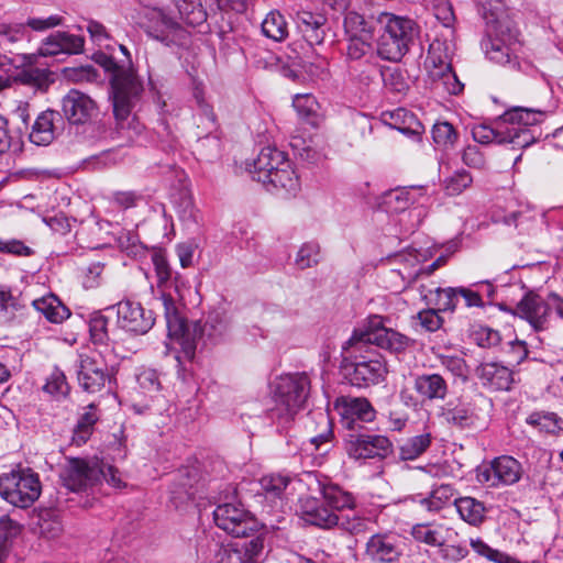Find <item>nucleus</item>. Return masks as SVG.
<instances>
[{"instance_id":"nucleus-1","label":"nucleus","mask_w":563,"mask_h":563,"mask_svg":"<svg viewBox=\"0 0 563 563\" xmlns=\"http://www.w3.org/2000/svg\"><path fill=\"white\" fill-rule=\"evenodd\" d=\"M389 321V318L371 314L344 343L343 350L353 361L346 360L342 371L344 378L352 386L368 387L379 384L385 378L387 368L382 358L377 355L369 357L363 354V352L369 353L372 345L400 353L412 344L413 341L410 338L388 328L386 323Z\"/></svg>"},{"instance_id":"nucleus-2","label":"nucleus","mask_w":563,"mask_h":563,"mask_svg":"<svg viewBox=\"0 0 563 563\" xmlns=\"http://www.w3.org/2000/svg\"><path fill=\"white\" fill-rule=\"evenodd\" d=\"M103 58L104 67L113 70L111 98L115 134L118 139L129 143L141 132V125L135 115H132V110L142 97L143 85L133 69L119 66L113 57L103 56Z\"/></svg>"},{"instance_id":"nucleus-3","label":"nucleus","mask_w":563,"mask_h":563,"mask_svg":"<svg viewBox=\"0 0 563 563\" xmlns=\"http://www.w3.org/2000/svg\"><path fill=\"white\" fill-rule=\"evenodd\" d=\"M311 382L306 373L280 375L273 386L274 406L268 418L280 433L288 432L298 412L305 407L310 394Z\"/></svg>"},{"instance_id":"nucleus-4","label":"nucleus","mask_w":563,"mask_h":563,"mask_svg":"<svg viewBox=\"0 0 563 563\" xmlns=\"http://www.w3.org/2000/svg\"><path fill=\"white\" fill-rule=\"evenodd\" d=\"M41 493L40 475L30 467L16 466L0 474V497L15 508L31 507Z\"/></svg>"},{"instance_id":"nucleus-5","label":"nucleus","mask_w":563,"mask_h":563,"mask_svg":"<svg viewBox=\"0 0 563 563\" xmlns=\"http://www.w3.org/2000/svg\"><path fill=\"white\" fill-rule=\"evenodd\" d=\"M416 26L413 20L389 12H382L377 18L372 16L368 20L356 12H349L344 19L346 35L374 32H384L387 35H411L416 31Z\"/></svg>"},{"instance_id":"nucleus-6","label":"nucleus","mask_w":563,"mask_h":563,"mask_svg":"<svg viewBox=\"0 0 563 563\" xmlns=\"http://www.w3.org/2000/svg\"><path fill=\"white\" fill-rule=\"evenodd\" d=\"M216 526L225 533L241 539H251L257 533H265L260 529L257 519L239 503H224L213 510Z\"/></svg>"},{"instance_id":"nucleus-7","label":"nucleus","mask_w":563,"mask_h":563,"mask_svg":"<svg viewBox=\"0 0 563 563\" xmlns=\"http://www.w3.org/2000/svg\"><path fill=\"white\" fill-rule=\"evenodd\" d=\"M266 533H257L251 539H241L227 544L211 541L208 548L213 563H261L264 556Z\"/></svg>"},{"instance_id":"nucleus-8","label":"nucleus","mask_w":563,"mask_h":563,"mask_svg":"<svg viewBox=\"0 0 563 563\" xmlns=\"http://www.w3.org/2000/svg\"><path fill=\"white\" fill-rule=\"evenodd\" d=\"M344 449L347 455L354 460H383L393 453L394 446L387 437L372 433L367 428H363L345 433Z\"/></svg>"},{"instance_id":"nucleus-9","label":"nucleus","mask_w":563,"mask_h":563,"mask_svg":"<svg viewBox=\"0 0 563 563\" xmlns=\"http://www.w3.org/2000/svg\"><path fill=\"white\" fill-rule=\"evenodd\" d=\"M102 467L98 461L80 457L67 459L59 477L63 485L74 493L86 492L101 481Z\"/></svg>"},{"instance_id":"nucleus-10","label":"nucleus","mask_w":563,"mask_h":563,"mask_svg":"<svg viewBox=\"0 0 563 563\" xmlns=\"http://www.w3.org/2000/svg\"><path fill=\"white\" fill-rule=\"evenodd\" d=\"M162 299L168 336L180 345L186 358L192 360L197 349L198 323L190 327L178 312L170 296L163 295Z\"/></svg>"},{"instance_id":"nucleus-11","label":"nucleus","mask_w":563,"mask_h":563,"mask_svg":"<svg viewBox=\"0 0 563 563\" xmlns=\"http://www.w3.org/2000/svg\"><path fill=\"white\" fill-rule=\"evenodd\" d=\"M108 313H115L117 327L130 334L143 335L155 323L152 310H146L140 302L126 299L104 309Z\"/></svg>"},{"instance_id":"nucleus-12","label":"nucleus","mask_w":563,"mask_h":563,"mask_svg":"<svg viewBox=\"0 0 563 563\" xmlns=\"http://www.w3.org/2000/svg\"><path fill=\"white\" fill-rule=\"evenodd\" d=\"M406 550V539L390 531L371 536L365 544V555L372 563H399Z\"/></svg>"},{"instance_id":"nucleus-13","label":"nucleus","mask_w":563,"mask_h":563,"mask_svg":"<svg viewBox=\"0 0 563 563\" xmlns=\"http://www.w3.org/2000/svg\"><path fill=\"white\" fill-rule=\"evenodd\" d=\"M521 475V464L509 455L495 457L489 464L477 471L478 482L494 488L516 484Z\"/></svg>"},{"instance_id":"nucleus-14","label":"nucleus","mask_w":563,"mask_h":563,"mask_svg":"<svg viewBox=\"0 0 563 563\" xmlns=\"http://www.w3.org/2000/svg\"><path fill=\"white\" fill-rule=\"evenodd\" d=\"M76 373L79 386L89 394L100 391L110 380L107 364L100 355L79 354Z\"/></svg>"},{"instance_id":"nucleus-15","label":"nucleus","mask_w":563,"mask_h":563,"mask_svg":"<svg viewBox=\"0 0 563 563\" xmlns=\"http://www.w3.org/2000/svg\"><path fill=\"white\" fill-rule=\"evenodd\" d=\"M515 317L527 321L536 332L549 327L548 296L544 298L534 290H527L515 306Z\"/></svg>"},{"instance_id":"nucleus-16","label":"nucleus","mask_w":563,"mask_h":563,"mask_svg":"<svg viewBox=\"0 0 563 563\" xmlns=\"http://www.w3.org/2000/svg\"><path fill=\"white\" fill-rule=\"evenodd\" d=\"M341 424L347 431L366 428L364 423L375 420L376 410L366 398L343 397L335 405Z\"/></svg>"},{"instance_id":"nucleus-17","label":"nucleus","mask_w":563,"mask_h":563,"mask_svg":"<svg viewBox=\"0 0 563 563\" xmlns=\"http://www.w3.org/2000/svg\"><path fill=\"white\" fill-rule=\"evenodd\" d=\"M62 112L70 124L80 125L92 119L97 104L88 95L71 89L62 99Z\"/></svg>"},{"instance_id":"nucleus-18","label":"nucleus","mask_w":563,"mask_h":563,"mask_svg":"<svg viewBox=\"0 0 563 563\" xmlns=\"http://www.w3.org/2000/svg\"><path fill=\"white\" fill-rule=\"evenodd\" d=\"M289 163L283 151L274 146H266L261 150L249 170L253 175V179L266 184L267 177L272 176L277 169L288 167Z\"/></svg>"},{"instance_id":"nucleus-19","label":"nucleus","mask_w":563,"mask_h":563,"mask_svg":"<svg viewBox=\"0 0 563 563\" xmlns=\"http://www.w3.org/2000/svg\"><path fill=\"white\" fill-rule=\"evenodd\" d=\"M136 24L147 34L174 31L178 26L176 18L163 8L143 7L135 16Z\"/></svg>"},{"instance_id":"nucleus-20","label":"nucleus","mask_w":563,"mask_h":563,"mask_svg":"<svg viewBox=\"0 0 563 563\" xmlns=\"http://www.w3.org/2000/svg\"><path fill=\"white\" fill-rule=\"evenodd\" d=\"M476 374L484 387L495 391L510 390L515 383L514 372L498 362L482 363Z\"/></svg>"},{"instance_id":"nucleus-21","label":"nucleus","mask_w":563,"mask_h":563,"mask_svg":"<svg viewBox=\"0 0 563 563\" xmlns=\"http://www.w3.org/2000/svg\"><path fill=\"white\" fill-rule=\"evenodd\" d=\"M233 330L232 317L225 311L209 312L202 327L198 324V339L207 338L211 343H219L230 338Z\"/></svg>"},{"instance_id":"nucleus-22","label":"nucleus","mask_w":563,"mask_h":563,"mask_svg":"<svg viewBox=\"0 0 563 563\" xmlns=\"http://www.w3.org/2000/svg\"><path fill=\"white\" fill-rule=\"evenodd\" d=\"M413 389L422 402L444 400L449 394L446 379L438 373H423L413 380Z\"/></svg>"},{"instance_id":"nucleus-23","label":"nucleus","mask_w":563,"mask_h":563,"mask_svg":"<svg viewBox=\"0 0 563 563\" xmlns=\"http://www.w3.org/2000/svg\"><path fill=\"white\" fill-rule=\"evenodd\" d=\"M440 417L450 426L459 429L477 428L479 416L470 402H449L442 407Z\"/></svg>"},{"instance_id":"nucleus-24","label":"nucleus","mask_w":563,"mask_h":563,"mask_svg":"<svg viewBox=\"0 0 563 563\" xmlns=\"http://www.w3.org/2000/svg\"><path fill=\"white\" fill-rule=\"evenodd\" d=\"M300 514L307 523L322 529H332L338 523L336 512L316 498L309 497L303 499L300 506Z\"/></svg>"},{"instance_id":"nucleus-25","label":"nucleus","mask_w":563,"mask_h":563,"mask_svg":"<svg viewBox=\"0 0 563 563\" xmlns=\"http://www.w3.org/2000/svg\"><path fill=\"white\" fill-rule=\"evenodd\" d=\"M317 484L323 500L334 512L335 510H353L355 508L356 499L354 495L343 489L340 485L332 483L328 478L318 479Z\"/></svg>"},{"instance_id":"nucleus-26","label":"nucleus","mask_w":563,"mask_h":563,"mask_svg":"<svg viewBox=\"0 0 563 563\" xmlns=\"http://www.w3.org/2000/svg\"><path fill=\"white\" fill-rule=\"evenodd\" d=\"M82 48L84 37H46L38 47L37 55L63 60L64 56L78 54Z\"/></svg>"},{"instance_id":"nucleus-27","label":"nucleus","mask_w":563,"mask_h":563,"mask_svg":"<svg viewBox=\"0 0 563 563\" xmlns=\"http://www.w3.org/2000/svg\"><path fill=\"white\" fill-rule=\"evenodd\" d=\"M482 14L487 25V35H511L516 31L514 22L500 2H496L495 5H483Z\"/></svg>"},{"instance_id":"nucleus-28","label":"nucleus","mask_w":563,"mask_h":563,"mask_svg":"<svg viewBox=\"0 0 563 563\" xmlns=\"http://www.w3.org/2000/svg\"><path fill=\"white\" fill-rule=\"evenodd\" d=\"M419 292L427 305L434 307L440 312H453L459 302L457 287L427 289L424 285L419 286Z\"/></svg>"},{"instance_id":"nucleus-29","label":"nucleus","mask_w":563,"mask_h":563,"mask_svg":"<svg viewBox=\"0 0 563 563\" xmlns=\"http://www.w3.org/2000/svg\"><path fill=\"white\" fill-rule=\"evenodd\" d=\"M62 24L63 18L59 15L30 18L25 23H0V35L24 34L27 29L42 33Z\"/></svg>"},{"instance_id":"nucleus-30","label":"nucleus","mask_w":563,"mask_h":563,"mask_svg":"<svg viewBox=\"0 0 563 563\" xmlns=\"http://www.w3.org/2000/svg\"><path fill=\"white\" fill-rule=\"evenodd\" d=\"M263 185L266 186L267 190H275L285 196H296L300 190L299 177L290 163L288 167H283L274 172L272 176L267 177L266 184Z\"/></svg>"},{"instance_id":"nucleus-31","label":"nucleus","mask_w":563,"mask_h":563,"mask_svg":"<svg viewBox=\"0 0 563 563\" xmlns=\"http://www.w3.org/2000/svg\"><path fill=\"white\" fill-rule=\"evenodd\" d=\"M454 507L460 518L473 527L481 526L486 519L485 504L474 497L463 496L454 499Z\"/></svg>"},{"instance_id":"nucleus-32","label":"nucleus","mask_w":563,"mask_h":563,"mask_svg":"<svg viewBox=\"0 0 563 563\" xmlns=\"http://www.w3.org/2000/svg\"><path fill=\"white\" fill-rule=\"evenodd\" d=\"M455 495V488L451 484H441L433 487L428 496L420 494L408 498L412 503L419 504L424 510L435 512L441 510Z\"/></svg>"},{"instance_id":"nucleus-33","label":"nucleus","mask_w":563,"mask_h":563,"mask_svg":"<svg viewBox=\"0 0 563 563\" xmlns=\"http://www.w3.org/2000/svg\"><path fill=\"white\" fill-rule=\"evenodd\" d=\"M452 53L451 41L446 37H433L429 44L424 65L429 70H443L451 66Z\"/></svg>"},{"instance_id":"nucleus-34","label":"nucleus","mask_w":563,"mask_h":563,"mask_svg":"<svg viewBox=\"0 0 563 563\" xmlns=\"http://www.w3.org/2000/svg\"><path fill=\"white\" fill-rule=\"evenodd\" d=\"M545 111L534 108L512 107L506 110L499 118V124H510L526 128L542 122Z\"/></svg>"},{"instance_id":"nucleus-35","label":"nucleus","mask_w":563,"mask_h":563,"mask_svg":"<svg viewBox=\"0 0 563 563\" xmlns=\"http://www.w3.org/2000/svg\"><path fill=\"white\" fill-rule=\"evenodd\" d=\"M512 37H484L481 46L486 57L492 62L500 65L510 63L514 54L512 45L516 42H511Z\"/></svg>"},{"instance_id":"nucleus-36","label":"nucleus","mask_w":563,"mask_h":563,"mask_svg":"<svg viewBox=\"0 0 563 563\" xmlns=\"http://www.w3.org/2000/svg\"><path fill=\"white\" fill-rule=\"evenodd\" d=\"M58 115V112L49 109L41 112L32 125L30 141L36 145H48L55 137L54 120Z\"/></svg>"},{"instance_id":"nucleus-37","label":"nucleus","mask_w":563,"mask_h":563,"mask_svg":"<svg viewBox=\"0 0 563 563\" xmlns=\"http://www.w3.org/2000/svg\"><path fill=\"white\" fill-rule=\"evenodd\" d=\"M32 306L52 323H60L70 316L69 309L53 294L33 300Z\"/></svg>"},{"instance_id":"nucleus-38","label":"nucleus","mask_w":563,"mask_h":563,"mask_svg":"<svg viewBox=\"0 0 563 563\" xmlns=\"http://www.w3.org/2000/svg\"><path fill=\"white\" fill-rule=\"evenodd\" d=\"M418 191L420 196H427V186H407L388 191L385 196L386 206L393 211H405L410 205L417 202L413 192Z\"/></svg>"},{"instance_id":"nucleus-39","label":"nucleus","mask_w":563,"mask_h":563,"mask_svg":"<svg viewBox=\"0 0 563 563\" xmlns=\"http://www.w3.org/2000/svg\"><path fill=\"white\" fill-rule=\"evenodd\" d=\"M37 532L41 538L56 540L64 532V526L57 510L43 508L37 512Z\"/></svg>"},{"instance_id":"nucleus-40","label":"nucleus","mask_w":563,"mask_h":563,"mask_svg":"<svg viewBox=\"0 0 563 563\" xmlns=\"http://www.w3.org/2000/svg\"><path fill=\"white\" fill-rule=\"evenodd\" d=\"M432 89L438 92H448L449 95H459L463 91L464 85L459 80L452 66L443 70H429Z\"/></svg>"},{"instance_id":"nucleus-41","label":"nucleus","mask_w":563,"mask_h":563,"mask_svg":"<svg viewBox=\"0 0 563 563\" xmlns=\"http://www.w3.org/2000/svg\"><path fill=\"white\" fill-rule=\"evenodd\" d=\"M99 420L97 406L90 404L85 408V412L80 415L73 434V443L77 446L85 444L93 432L95 424Z\"/></svg>"},{"instance_id":"nucleus-42","label":"nucleus","mask_w":563,"mask_h":563,"mask_svg":"<svg viewBox=\"0 0 563 563\" xmlns=\"http://www.w3.org/2000/svg\"><path fill=\"white\" fill-rule=\"evenodd\" d=\"M412 37H379L377 53L386 60L399 62L408 52Z\"/></svg>"},{"instance_id":"nucleus-43","label":"nucleus","mask_w":563,"mask_h":563,"mask_svg":"<svg viewBox=\"0 0 563 563\" xmlns=\"http://www.w3.org/2000/svg\"><path fill=\"white\" fill-rule=\"evenodd\" d=\"M14 80L40 91H46L54 81L52 73L48 69L37 67L21 69L15 75Z\"/></svg>"},{"instance_id":"nucleus-44","label":"nucleus","mask_w":563,"mask_h":563,"mask_svg":"<svg viewBox=\"0 0 563 563\" xmlns=\"http://www.w3.org/2000/svg\"><path fill=\"white\" fill-rule=\"evenodd\" d=\"M292 107L295 108L298 117L316 128L319 124V103L314 96L311 93L296 95L292 99Z\"/></svg>"},{"instance_id":"nucleus-45","label":"nucleus","mask_w":563,"mask_h":563,"mask_svg":"<svg viewBox=\"0 0 563 563\" xmlns=\"http://www.w3.org/2000/svg\"><path fill=\"white\" fill-rule=\"evenodd\" d=\"M290 483L291 478L288 475L279 473L264 475L260 481L265 498L280 503L284 500L285 490Z\"/></svg>"},{"instance_id":"nucleus-46","label":"nucleus","mask_w":563,"mask_h":563,"mask_svg":"<svg viewBox=\"0 0 563 563\" xmlns=\"http://www.w3.org/2000/svg\"><path fill=\"white\" fill-rule=\"evenodd\" d=\"M432 437L429 432L413 435L399 445V460L413 461L421 456L431 445Z\"/></svg>"},{"instance_id":"nucleus-47","label":"nucleus","mask_w":563,"mask_h":563,"mask_svg":"<svg viewBox=\"0 0 563 563\" xmlns=\"http://www.w3.org/2000/svg\"><path fill=\"white\" fill-rule=\"evenodd\" d=\"M526 421L540 432L559 434L563 431V419L555 412L536 411L530 413Z\"/></svg>"},{"instance_id":"nucleus-48","label":"nucleus","mask_w":563,"mask_h":563,"mask_svg":"<svg viewBox=\"0 0 563 563\" xmlns=\"http://www.w3.org/2000/svg\"><path fill=\"white\" fill-rule=\"evenodd\" d=\"M89 333L95 344H107L115 336V331L109 329V317L99 311L90 317Z\"/></svg>"},{"instance_id":"nucleus-49","label":"nucleus","mask_w":563,"mask_h":563,"mask_svg":"<svg viewBox=\"0 0 563 563\" xmlns=\"http://www.w3.org/2000/svg\"><path fill=\"white\" fill-rule=\"evenodd\" d=\"M178 9L179 14L190 25L201 24L207 19L206 10L200 0H172Z\"/></svg>"},{"instance_id":"nucleus-50","label":"nucleus","mask_w":563,"mask_h":563,"mask_svg":"<svg viewBox=\"0 0 563 563\" xmlns=\"http://www.w3.org/2000/svg\"><path fill=\"white\" fill-rule=\"evenodd\" d=\"M501 141L511 144L512 148H526L536 142V137L529 129L510 125L504 129Z\"/></svg>"},{"instance_id":"nucleus-51","label":"nucleus","mask_w":563,"mask_h":563,"mask_svg":"<svg viewBox=\"0 0 563 563\" xmlns=\"http://www.w3.org/2000/svg\"><path fill=\"white\" fill-rule=\"evenodd\" d=\"M432 139L435 145L442 150H449L457 141V132L454 126L444 121L437 122L432 128Z\"/></svg>"},{"instance_id":"nucleus-52","label":"nucleus","mask_w":563,"mask_h":563,"mask_svg":"<svg viewBox=\"0 0 563 563\" xmlns=\"http://www.w3.org/2000/svg\"><path fill=\"white\" fill-rule=\"evenodd\" d=\"M23 530V526L13 520L9 515L0 517V563L2 562V553L5 544L18 538Z\"/></svg>"},{"instance_id":"nucleus-53","label":"nucleus","mask_w":563,"mask_h":563,"mask_svg":"<svg viewBox=\"0 0 563 563\" xmlns=\"http://www.w3.org/2000/svg\"><path fill=\"white\" fill-rule=\"evenodd\" d=\"M174 206L183 222H198V210L194 206L192 197L187 191H181L178 197L174 198Z\"/></svg>"},{"instance_id":"nucleus-54","label":"nucleus","mask_w":563,"mask_h":563,"mask_svg":"<svg viewBox=\"0 0 563 563\" xmlns=\"http://www.w3.org/2000/svg\"><path fill=\"white\" fill-rule=\"evenodd\" d=\"M473 177L465 169H459L444 179V189L449 196H459L471 187Z\"/></svg>"},{"instance_id":"nucleus-55","label":"nucleus","mask_w":563,"mask_h":563,"mask_svg":"<svg viewBox=\"0 0 563 563\" xmlns=\"http://www.w3.org/2000/svg\"><path fill=\"white\" fill-rule=\"evenodd\" d=\"M335 527L352 536H357L367 531L368 519L356 514L338 515V523H335Z\"/></svg>"},{"instance_id":"nucleus-56","label":"nucleus","mask_w":563,"mask_h":563,"mask_svg":"<svg viewBox=\"0 0 563 563\" xmlns=\"http://www.w3.org/2000/svg\"><path fill=\"white\" fill-rule=\"evenodd\" d=\"M43 389L56 398L66 397L69 393V385L64 372L59 368H54L47 377Z\"/></svg>"},{"instance_id":"nucleus-57","label":"nucleus","mask_w":563,"mask_h":563,"mask_svg":"<svg viewBox=\"0 0 563 563\" xmlns=\"http://www.w3.org/2000/svg\"><path fill=\"white\" fill-rule=\"evenodd\" d=\"M320 261V246L316 242L302 244L299 249L295 263L298 268L306 269L317 265Z\"/></svg>"},{"instance_id":"nucleus-58","label":"nucleus","mask_w":563,"mask_h":563,"mask_svg":"<svg viewBox=\"0 0 563 563\" xmlns=\"http://www.w3.org/2000/svg\"><path fill=\"white\" fill-rule=\"evenodd\" d=\"M263 35H288L287 22L278 10H272L262 22Z\"/></svg>"},{"instance_id":"nucleus-59","label":"nucleus","mask_w":563,"mask_h":563,"mask_svg":"<svg viewBox=\"0 0 563 563\" xmlns=\"http://www.w3.org/2000/svg\"><path fill=\"white\" fill-rule=\"evenodd\" d=\"M411 536L416 541L431 547L443 545V536L441 531L431 528L429 525H415L411 529Z\"/></svg>"},{"instance_id":"nucleus-60","label":"nucleus","mask_w":563,"mask_h":563,"mask_svg":"<svg viewBox=\"0 0 563 563\" xmlns=\"http://www.w3.org/2000/svg\"><path fill=\"white\" fill-rule=\"evenodd\" d=\"M472 135L475 142L479 144H504V129L501 128H492L487 124H477L472 129Z\"/></svg>"},{"instance_id":"nucleus-61","label":"nucleus","mask_w":563,"mask_h":563,"mask_svg":"<svg viewBox=\"0 0 563 563\" xmlns=\"http://www.w3.org/2000/svg\"><path fill=\"white\" fill-rule=\"evenodd\" d=\"M296 21L300 32L308 33L321 29L325 24L327 18L321 13L302 10L297 13Z\"/></svg>"},{"instance_id":"nucleus-62","label":"nucleus","mask_w":563,"mask_h":563,"mask_svg":"<svg viewBox=\"0 0 563 563\" xmlns=\"http://www.w3.org/2000/svg\"><path fill=\"white\" fill-rule=\"evenodd\" d=\"M441 365L448 369L453 376L466 382L468 378V367L463 357L456 355H441Z\"/></svg>"},{"instance_id":"nucleus-63","label":"nucleus","mask_w":563,"mask_h":563,"mask_svg":"<svg viewBox=\"0 0 563 563\" xmlns=\"http://www.w3.org/2000/svg\"><path fill=\"white\" fill-rule=\"evenodd\" d=\"M471 548L476 552L478 555L486 558L487 560L495 562V563H507V561L510 559L505 553L490 548L487 543H485L482 539H471L470 541Z\"/></svg>"},{"instance_id":"nucleus-64","label":"nucleus","mask_w":563,"mask_h":563,"mask_svg":"<svg viewBox=\"0 0 563 563\" xmlns=\"http://www.w3.org/2000/svg\"><path fill=\"white\" fill-rule=\"evenodd\" d=\"M384 117H389L391 120L390 125L402 133H410L415 131L411 128V123L415 121V117L406 109L398 108L395 111L384 113Z\"/></svg>"}]
</instances>
